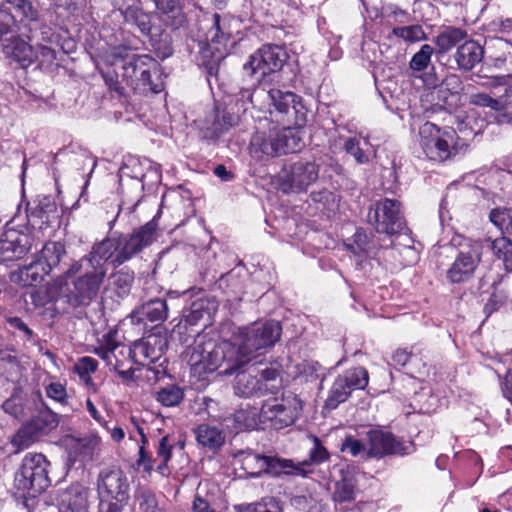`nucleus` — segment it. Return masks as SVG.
Listing matches in <instances>:
<instances>
[{"mask_svg": "<svg viewBox=\"0 0 512 512\" xmlns=\"http://www.w3.org/2000/svg\"><path fill=\"white\" fill-rule=\"evenodd\" d=\"M49 273L50 271L45 269L42 260H36L20 269V280L25 286H33L40 283Z\"/></svg>", "mask_w": 512, "mask_h": 512, "instance_id": "nucleus-34", "label": "nucleus"}, {"mask_svg": "<svg viewBox=\"0 0 512 512\" xmlns=\"http://www.w3.org/2000/svg\"><path fill=\"white\" fill-rule=\"evenodd\" d=\"M11 327L23 332L27 340H30L33 336V331L20 319L19 317H11L8 320Z\"/></svg>", "mask_w": 512, "mask_h": 512, "instance_id": "nucleus-62", "label": "nucleus"}, {"mask_svg": "<svg viewBox=\"0 0 512 512\" xmlns=\"http://www.w3.org/2000/svg\"><path fill=\"white\" fill-rule=\"evenodd\" d=\"M296 63L297 60H291L285 47L279 45L266 44L256 50L247 64H288Z\"/></svg>", "mask_w": 512, "mask_h": 512, "instance_id": "nucleus-19", "label": "nucleus"}, {"mask_svg": "<svg viewBox=\"0 0 512 512\" xmlns=\"http://www.w3.org/2000/svg\"><path fill=\"white\" fill-rule=\"evenodd\" d=\"M340 451L348 453L352 457H358L366 452V447L360 440L352 435H348L341 443Z\"/></svg>", "mask_w": 512, "mask_h": 512, "instance_id": "nucleus-50", "label": "nucleus"}, {"mask_svg": "<svg viewBox=\"0 0 512 512\" xmlns=\"http://www.w3.org/2000/svg\"><path fill=\"white\" fill-rule=\"evenodd\" d=\"M420 146L424 154L433 161L443 162L458 153V140L453 128H439L431 122L419 129Z\"/></svg>", "mask_w": 512, "mask_h": 512, "instance_id": "nucleus-5", "label": "nucleus"}, {"mask_svg": "<svg viewBox=\"0 0 512 512\" xmlns=\"http://www.w3.org/2000/svg\"><path fill=\"white\" fill-rule=\"evenodd\" d=\"M464 30L457 27H446L437 37L436 44L442 51H447L455 46L459 41L466 38Z\"/></svg>", "mask_w": 512, "mask_h": 512, "instance_id": "nucleus-39", "label": "nucleus"}, {"mask_svg": "<svg viewBox=\"0 0 512 512\" xmlns=\"http://www.w3.org/2000/svg\"><path fill=\"white\" fill-rule=\"evenodd\" d=\"M158 217L159 213L131 234L109 237L94 244L88 255L70 266L65 273L66 278L78 274L84 262H87L91 269L107 270L106 263L120 266L129 261L157 239Z\"/></svg>", "mask_w": 512, "mask_h": 512, "instance_id": "nucleus-1", "label": "nucleus"}, {"mask_svg": "<svg viewBox=\"0 0 512 512\" xmlns=\"http://www.w3.org/2000/svg\"><path fill=\"white\" fill-rule=\"evenodd\" d=\"M369 219L378 233L393 236L405 229L401 204L397 200L386 198L376 202L370 210Z\"/></svg>", "mask_w": 512, "mask_h": 512, "instance_id": "nucleus-10", "label": "nucleus"}, {"mask_svg": "<svg viewBox=\"0 0 512 512\" xmlns=\"http://www.w3.org/2000/svg\"><path fill=\"white\" fill-rule=\"evenodd\" d=\"M31 440L29 437V429L23 428L20 429L15 436L13 437L12 443L14 446L18 447V449H24L29 446Z\"/></svg>", "mask_w": 512, "mask_h": 512, "instance_id": "nucleus-61", "label": "nucleus"}, {"mask_svg": "<svg viewBox=\"0 0 512 512\" xmlns=\"http://www.w3.org/2000/svg\"><path fill=\"white\" fill-rule=\"evenodd\" d=\"M484 50L476 41L463 43L457 50V64H479L483 58Z\"/></svg>", "mask_w": 512, "mask_h": 512, "instance_id": "nucleus-31", "label": "nucleus"}, {"mask_svg": "<svg viewBox=\"0 0 512 512\" xmlns=\"http://www.w3.org/2000/svg\"><path fill=\"white\" fill-rule=\"evenodd\" d=\"M504 397L512 404V370H509L502 381Z\"/></svg>", "mask_w": 512, "mask_h": 512, "instance_id": "nucleus-64", "label": "nucleus"}, {"mask_svg": "<svg viewBox=\"0 0 512 512\" xmlns=\"http://www.w3.org/2000/svg\"><path fill=\"white\" fill-rule=\"evenodd\" d=\"M260 410L256 408H241L236 411L233 419L235 422V429L237 430H252L256 429L260 421Z\"/></svg>", "mask_w": 512, "mask_h": 512, "instance_id": "nucleus-37", "label": "nucleus"}, {"mask_svg": "<svg viewBox=\"0 0 512 512\" xmlns=\"http://www.w3.org/2000/svg\"><path fill=\"white\" fill-rule=\"evenodd\" d=\"M48 466L49 462L42 454L25 455L14 478V487L19 494L24 497H36L47 489L50 485Z\"/></svg>", "mask_w": 512, "mask_h": 512, "instance_id": "nucleus-4", "label": "nucleus"}, {"mask_svg": "<svg viewBox=\"0 0 512 512\" xmlns=\"http://www.w3.org/2000/svg\"><path fill=\"white\" fill-rule=\"evenodd\" d=\"M133 281V272L119 270L108 277L107 288L112 290L119 297H123L129 293Z\"/></svg>", "mask_w": 512, "mask_h": 512, "instance_id": "nucleus-33", "label": "nucleus"}, {"mask_svg": "<svg viewBox=\"0 0 512 512\" xmlns=\"http://www.w3.org/2000/svg\"><path fill=\"white\" fill-rule=\"evenodd\" d=\"M281 326L277 321L254 323L251 326L239 328L233 334L232 365L237 370L252 359L263 354L268 348L274 346L281 336Z\"/></svg>", "mask_w": 512, "mask_h": 512, "instance_id": "nucleus-2", "label": "nucleus"}, {"mask_svg": "<svg viewBox=\"0 0 512 512\" xmlns=\"http://www.w3.org/2000/svg\"><path fill=\"white\" fill-rule=\"evenodd\" d=\"M303 410L301 399L292 393L281 399H269L260 409L261 423H270L275 429H281L295 423Z\"/></svg>", "mask_w": 512, "mask_h": 512, "instance_id": "nucleus-9", "label": "nucleus"}, {"mask_svg": "<svg viewBox=\"0 0 512 512\" xmlns=\"http://www.w3.org/2000/svg\"><path fill=\"white\" fill-rule=\"evenodd\" d=\"M168 307L163 299H152L140 307H138L132 314V319L137 322L148 320L150 322H163L167 319Z\"/></svg>", "mask_w": 512, "mask_h": 512, "instance_id": "nucleus-20", "label": "nucleus"}, {"mask_svg": "<svg viewBox=\"0 0 512 512\" xmlns=\"http://www.w3.org/2000/svg\"><path fill=\"white\" fill-rule=\"evenodd\" d=\"M393 34L408 42H417L425 39V33L420 25L395 27Z\"/></svg>", "mask_w": 512, "mask_h": 512, "instance_id": "nucleus-47", "label": "nucleus"}, {"mask_svg": "<svg viewBox=\"0 0 512 512\" xmlns=\"http://www.w3.org/2000/svg\"><path fill=\"white\" fill-rule=\"evenodd\" d=\"M268 96L279 113L287 114L290 109L298 112L297 105H300L299 97L293 92L271 89L268 92Z\"/></svg>", "mask_w": 512, "mask_h": 512, "instance_id": "nucleus-29", "label": "nucleus"}, {"mask_svg": "<svg viewBox=\"0 0 512 512\" xmlns=\"http://www.w3.org/2000/svg\"><path fill=\"white\" fill-rule=\"evenodd\" d=\"M508 294L504 288L496 287L491 294L489 300L485 304L484 310L487 314H491L498 310L507 300Z\"/></svg>", "mask_w": 512, "mask_h": 512, "instance_id": "nucleus-52", "label": "nucleus"}, {"mask_svg": "<svg viewBox=\"0 0 512 512\" xmlns=\"http://www.w3.org/2000/svg\"><path fill=\"white\" fill-rule=\"evenodd\" d=\"M490 249L503 262L505 269L512 272V240L506 236L495 238L490 241Z\"/></svg>", "mask_w": 512, "mask_h": 512, "instance_id": "nucleus-32", "label": "nucleus"}, {"mask_svg": "<svg viewBox=\"0 0 512 512\" xmlns=\"http://www.w3.org/2000/svg\"><path fill=\"white\" fill-rule=\"evenodd\" d=\"M235 463L249 477H259L262 473L271 475L302 474L303 468L295 466L292 460L263 456L250 450L239 451L234 456Z\"/></svg>", "mask_w": 512, "mask_h": 512, "instance_id": "nucleus-7", "label": "nucleus"}, {"mask_svg": "<svg viewBox=\"0 0 512 512\" xmlns=\"http://www.w3.org/2000/svg\"><path fill=\"white\" fill-rule=\"evenodd\" d=\"M132 362L147 365L158 361L164 353L163 339L156 335L137 341L131 347Z\"/></svg>", "mask_w": 512, "mask_h": 512, "instance_id": "nucleus-17", "label": "nucleus"}, {"mask_svg": "<svg viewBox=\"0 0 512 512\" xmlns=\"http://www.w3.org/2000/svg\"><path fill=\"white\" fill-rule=\"evenodd\" d=\"M12 4L23 17L29 21H36L38 18L37 10L33 8L29 0H6Z\"/></svg>", "mask_w": 512, "mask_h": 512, "instance_id": "nucleus-56", "label": "nucleus"}, {"mask_svg": "<svg viewBox=\"0 0 512 512\" xmlns=\"http://www.w3.org/2000/svg\"><path fill=\"white\" fill-rule=\"evenodd\" d=\"M369 448L367 455L370 457H383L388 454H406L407 450L395 437L380 430H372L367 434Z\"/></svg>", "mask_w": 512, "mask_h": 512, "instance_id": "nucleus-16", "label": "nucleus"}, {"mask_svg": "<svg viewBox=\"0 0 512 512\" xmlns=\"http://www.w3.org/2000/svg\"><path fill=\"white\" fill-rule=\"evenodd\" d=\"M137 73L140 77L134 83V89H139L143 92L150 91L152 93H159L164 89V77L161 66H151L147 70H138Z\"/></svg>", "mask_w": 512, "mask_h": 512, "instance_id": "nucleus-22", "label": "nucleus"}, {"mask_svg": "<svg viewBox=\"0 0 512 512\" xmlns=\"http://www.w3.org/2000/svg\"><path fill=\"white\" fill-rule=\"evenodd\" d=\"M138 430V433L140 434L141 436V441H142V445L139 447V459H138V465L139 466H142L143 469L146 471V472H151L153 470V463H154V460L152 459V457L149 455L148 452H146L145 450V447L144 445L147 443V438L144 434V431L142 428L138 427L137 428Z\"/></svg>", "mask_w": 512, "mask_h": 512, "instance_id": "nucleus-55", "label": "nucleus"}, {"mask_svg": "<svg viewBox=\"0 0 512 512\" xmlns=\"http://www.w3.org/2000/svg\"><path fill=\"white\" fill-rule=\"evenodd\" d=\"M29 249V237L15 229L0 234V263L23 257Z\"/></svg>", "mask_w": 512, "mask_h": 512, "instance_id": "nucleus-15", "label": "nucleus"}, {"mask_svg": "<svg viewBox=\"0 0 512 512\" xmlns=\"http://www.w3.org/2000/svg\"><path fill=\"white\" fill-rule=\"evenodd\" d=\"M64 254L65 249L61 243L48 242L42 248L40 258L38 260H42L45 269L51 272V270L60 263Z\"/></svg>", "mask_w": 512, "mask_h": 512, "instance_id": "nucleus-36", "label": "nucleus"}, {"mask_svg": "<svg viewBox=\"0 0 512 512\" xmlns=\"http://www.w3.org/2000/svg\"><path fill=\"white\" fill-rule=\"evenodd\" d=\"M101 439L95 434L88 435L79 439L76 448L82 461L91 460L94 454L99 451Z\"/></svg>", "mask_w": 512, "mask_h": 512, "instance_id": "nucleus-42", "label": "nucleus"}, {"mask_svg": "<svg viewBox=\"0 0 512 512\" xmlns=\"http://www.w3.org/2000/svg\"><path fill=\"white\" fill-rule=\"evenodd\" d=\"M330 477L335 483L333 498L338 502L352 501L355 495V474L347 463L341 462L332 467Z\"/></svg>", "mask_w": 512, "mask_h": 512, "instance_id": "nucleus-14", "label": "nucleus"}, {"mask_svg": "<svg viewBox=\"0 0 512 512\" xmlns=\"http://www.w3.org/2000/svg\"><path fill=\"white\" fill-rule=\"evenodd\" d=\"M46 394L52 400L59 402L62 405H66L68 403V395L66 388L63 384L59 382H51L46 387Z\"/></svg>", "mask_w": 512, "mask_h": 512, "instance_id": "nucleus-54", "label": "nucleus"}, {"mask_svg": "<svg viewBox=\"0 0 512 512\" xmlns=\"http://www.w3.org/2000/svg\"><path fill=\"white\" fill-rule=\"evenodd\" d=\"M94 353L98 355L106 365L117 372L119 377L125 383L134 381L135 370L132 366L125 368L132 362L131 347L126 346L118 339L116 330H109L98 340V346Z\"/></svg>", "mask_w": 512, "mask_h": 512, "instance_id": "nucleus-6", "label": "nucleus"}, {"mask_svg": "<svg viewBox=\"0 0 512 512\" xmlns=\"http://www.w3.org/2000/svg\"><path fill=\"white\" fill-rule=\"evenodd\" d=\"M13 16L5 11H0V38L11 33Z\"/></svg>", "mask_w": 512, "mask_h": 512, "instance_id": "nucleus-60", "label": "nucleus"}, {"mask_svg": "<svg viewBox=\"0 0 512 512\" xmlns=\"http://www.w3.org/2000/svg\"><path fill=\"white\" fill-rule=\"evenodd\" d=\"M197 442L210 450L220 448L225 442V436L221 429L208 424H200L194 430Z\"/></svg>", "mask_w": 512, "mask_h": 512, "instance_id": "nucleus-27", "label": "nucleus"}, {"mask_svg": "<svg viewBox=\"0 0 512 512\" xmlns=\"http://www.w3.org/2000/svg\"><path fill=\"white\" fill-rule=\"evenodd\" d=\"M4 52L16 62L28 61L31 64L34 61L32 46L19 38H15L11 44L5 45Z\"/></svg>", "mask_w": 512, "mask_h": 512, "instance_id": "nucleus-35", "label": "nucleus"}, {"mask_svg": "<svg viewBox=\"0 0 512 512\" xmlns=\"http://www.w3.org/2000/svg\"><path fill=\"white\" fill-rule=\"evenodd\" d=\"M231 352H233L232 344L229 341L215 343L203 335H198L193 345L187 350L191 373L201 379L224 367L221 374H232L236 369L232 365Z\"/></svg>", "mask_w": 512, "mask_h": 512, "instance_id": "nucleus-3", "label": "nucleus"}, {"mask_svg": "<svg viewBox=\"0 0 512 512\" xmlns=\"http://www.w3.org/2000/svg\"><path fill=\"white\" fill-rule=\"evenodd\" d=\"M193 512H216L209 504V502L201 496H195L192 504Z\"/></svg>", "mask_w": 512, "mask_h": 512, "instance_id": "nucleus-63", "label": "nucleus"}, {"mask_svg": "<svg viewBox=\"0 0 512 512\" xmlns=\"http://www.w3.org/2000/svg\"><path fill=\"white\" fill-rule=\"evenodd\" d=\"M510 211H512V209L495 208L491 210L489 219L496 227L502 229L506 220H508Z\"/></svg>", "mask_w": 512, "mask_h": 512, "instance_id": "nucleus-58", "label": "nucleus"}, {"mask_svg": "<svg viewBox=\"0 0 512 512\" xmlns=\"http://www.w3.org/2000/svg\"><path fill=\"white\" fill-rule=\"evenodd\" d=\"M454 242L458 246V254L447 271V278L452 283L469 280L475 273L482 259L483 243L480 240L459 238Z\"/></svg>", "mask_w": 512, "mask_h": 512, "instance_id": "nucleus-8", "label": "nucleus"}, {"mask_svg": "<svg viewBox=\"0 0 512 512\" xmlns=\"http://www.w3.org/2000/svg\"><path fill=\"white\" fill-rule=\"evenodd\" d=\"M113 66H105L101 69L100 73L105 82L116 91L123 89L122 83L126 82L127 85L134 86V81L130 79L131 74H137L138 66H118V70H112Z\"/></svg>", "mask_w": 512, "mask_h": 512, "instance_id": "nucleus-23", "label": "nucleus"}, {"mask_svg": "<svg viewBox=\"0 0 512 512\" xmlns=\"http://www.w3.org/2000/svg\"><path fill=\"white\" fill-rule=\"evenodd\" d=\"M98 362L88 356L81 357L74 365V371L79 376L80 380L87 386L95 391V384L91 375L97 370Z\"/></svg>", "mask_w": 512, "mask_h": 512, "instance_id": "nucleus-38", "label": "nucleus"}, {"mask_svg": "<svg viewBox=\"0 0 512 512\" xmlns=\"http://www.w3.org/2000/svg\"><path fill=\"white\" fill-rule=\"evenodd\" d=\"M156 399L165 407H175L183 401L184 391L179 386L168 385L157 392Z\"/></svg>", "mask_w": 512, "mask_h": 512, "instance_id": "nucleus-41", "label": "nucleus"}, {"mask_svg": "<svg viewBox=\"0 0 512 512\" xmlns=\"http://www.w3.org/2000/svg\"><path fill=\"white\" fill-rule=\"evenodd\" d=\"M410 75L414 79L420 80L423 85L428 88H436L441 83L439 93L445 94L446 88L444 86L450 85L452 82H456V78H449L446 83L438 77L435 66H410Z\"/></svg>", "mask_w": 512, "mask_h": 512, "instance_id": "nucleus-26", "label": "nucleus"}, {"mask_svg": "<svg viewBox=\"0 0 512 512\" xmlns=\"http://www.w3.org/2000/svg\"><path fill=\"white\" fill-rule=\"evenodd\" d=\"M482 129V124L474 120L473 115H467L464 118H461L460 115L457 116V130L463 134L465 138L473 137L478 134Z\"/></svg>", "mask_w": 512, "mask_h": 512, "instance_id": "nucleus-48", "label": "nucleus"}, {"mask_svg": "<svg viewBox=\"0 0 512 512\" xmlns=\"http://www.w3.org/2000/svg\"><path fill=\"white\" fill-rule=\"evenodd\" d=\"M480 79H483L480 81V84L485 86H501V85H509L512 87V74L507 75H498V74H491V75H479Z\"/></svg>", "mask_w": 512, "mask_h": 512, "instance_id": "nucleus-57", "label": "nucleus"}, {"mask_svg": "<svg viewBox=\"0 0 512 512\" xmlns=\"http://www.w3.org/2000/svg\"><path fill=\"white\" fill-rule=\"evenodd\" d=\"M319 177L318 166L311 161L299 160L284 170L283 185L292 192H303Z\"/></svg>", "mask_w": 512, "mask_h": 512, "instance_id": "nucleus-13", "label": "nucleus"}, {"mask_svg": "<svg viewBox=\"0 0 512 512\" xmlns=\"http://www.w3.org/2000/svg\"><path fill=\"white\" fill-rule=\"evenodd\" d=\"M469 102L475 106L489 107L491 110L499 111L502 109L500 101L493 99L485 93H475L469 98Z\"/></svg>", "mask_w": 512, "mask_h": 512, "instance_id": "nucleus-53", "label": "nucleus"}, {"mask_svg": "<svg viewBox=\"0 0 512 512\" xmlns=\"http://www.w3.org/2000/svg\"><path fill=\"white\" fill-rule=\"evenodd\" d=\"M147 59V55H138L134 50L126 46L112 47L106 56V61L109 64H114L118 61H122L124 64H146Z\"/></svg>", "mask_w": 512, "mask_h": 512, "instance_id": "nucleus-30", "label": "nucleus"}, {"mask_svg": "<svg viewBox=\"0 0 512 512\" xmlns=\"http://www.w3.org/2000/svg\"><path fill=\"white\" fill-rule=\"evenodd\" d=\"M97 492L100 502L122 504L129 498V483L120 469H105L97 479Z\"/></svg>", "mask_w": 512, "mask_h": 512, "instance_id": "nucleus-12", "label": "nucleus"}, {"mask_svg": "<svg viewBox=\"0 0 512 512\" xmlns=\"http://www.w3.org/2000/svg\"><path fill=\"white\" fill-rule=\"evenodd\" d=\"M345 151L353 156L358 164H366L369 156L360 148L359 140L356 138H347L344 142Z\"/></svg>", "mask_w": 512, "mask_h": 512, "instance_id": "nucleus-51", "label": "nucleus"}, {"mask_svg": "<svg viewBox=\"0 0 512 512\" xmlns=\"http://www.w3.org/2000/svg\"><path fill=\"white\" fill-rule=\"evenodd\" d=\"M59 512H89L88 490L80 484H73L61 495Z\"/></svg>", "mask_w": 512, "mask_h": 512, "instance_id": "nucleus-18", "label": "nucleus"}, {"mask_svg": "<svg viewBox=\"0 0 512 512\" xmlns=\"http://www.w3.org/2000/svg\"><path fill=\"white\" fill-rule=\"evenodd\" d=\"M395 364L400 366H405L406 364L409 365V370L411 373H415V377H421L424 376L427 373V366L426 364H422L421 368L416 369V364L419 361L417 357L412 356L410 353H408L406 350L399 349L395 351L392 357Z\"/></svg>", "mask_w": 512, "mask_h": 512, "instance_id": "nucleus-44", "label": "nucleus"}, {"mask_svg": "<svg viewBox=\"0 0 512 512\" xmlns=\"http://www.w3.org/2000/svg\"><path fill=\"white\" fill-rule=\"evenodd\" d=\"M216 308L213 300L198 299L192 303L188 314L185 315V322L189 325H196L200 321H204V325H206L211 321Z\"/></svg>", "mask_w": 512, "mask_h": 512, "instance_id": "nucleus-25", "label": "nucleus"}, {"mask_svg": "<svg viewBox=\"0 0 512 512\" xmlns=\"http://www.w3.org/2000/svg\"><path fill=\"white\" fill-rule=\"evenodd\" d=\"M107 270L91 269L72 280V287L66 283L67 297L76 305L89 304L97 295L106 277Z\"/></svg>", "mask_w": 512, "mask_h": 512, "instance_id": "nucleus-11", "label": "nucleus"}, {"mask_svg": "<svg viewBox=\"0 0 512 512\" xmlns=\"http://www.w3.org/2000/svg\"><path fill=\"white\" fill-rule=\"evenodd\" d=\"M343 376L352 390L364 389L368 384V372L363 367L347 370Z\"/></svg>", "mask_w": 512, "mask_h": 512, "instance_id": "nucleus-46", "label": "nucleus"}, {"mask_svg": "<svg viewBox=\"0 0 512 512\" xmlns=\"http://www.w3.org/2000/svg\"><path fill=\"white\" fill-rule=\"evenodd\" d=\"M347 246L359 257L370 256L372 254V244L368 235L363 230H357L353 236V243Z\"/></svg>", "mask_w": 512, "mask_h": 512, "instance_id": "nucleus-45", "label": "nucleus"}, {"mask_svg": "<svg viewBox=\"0 0 512 512\" xmlns=\"http://www.w3.org/2000/svg\"><path fill=\"white\" fill-rule=\"evenodd\" d=\"M172 449L173 444L170 442L169 437H162L159 441L157 449V457L161 459V462L156 469L163 475L165 474V471L167 469V463L171 459Z\"/></svg>", "mask_w": 512, "mask_h": 512, "instance_id": "nucleus-49", "label": "nucleus"}, {"mask_svg": "<svg viewBox=\"0 0 512 512\" xmlns=\"http://www.w3.org/2000/svg\"><path fill=\"white\" fill-rule=\"evenodd\" d=\"M432 53H433L432 46L425 44L412 57L409 64H429Z\"/></svg>", "mask_w": 512, "mask_h": 512, "instance_id": "nucleus-59", "label": "nucleus"}, {"mask_svg": "<svg viewBox=\"0 0 512 512\" xmlns=\"http://www.w3.org/2000/svg\"><path fill=\"white\" fill-rule=\"evenodd\" d=\"M277 388V385H271V387H263L260 380L256 377L240 373L236 377V383L234 386L235 393L241 397H251L255 395H262L268 391H272Z\"/></svg>", "mask_w": 512, "mask_h": 512, "instance_id": "nucleus-24", "label": "nucleus"}, {"mask_svg": "<svg viewBox=\"0 0 512 512\" xmlns=\"http://www.w3.org/2000/svg\"><path fill=\"white\" fill-rule=\"evenodd\" d=\"M280 145L282 154L296 152L302 146V133L298 127H285L273 130Z\"/></svg>", "mask_w": 512, "mask_h": 512, "instance_id": "nucleus-28", "label": "nucleus"}, {"mask_svg": "<svg viewBox=\"0 0 512 512\" xmlns=\"http://www.w3.org/2000/svg\"><path fill=\"white\" fill-rule=\"evenodd\" d=\"M250 147L251 153L257 158H262V156L275 157L282 154L273 130L268 135L256 133L251 139Z\"/></svg>", "mask_w": 512, "mask_h": 512, "instance_id": "nucleus-21", "label": "nucleus"}, {"mask_svg": "<svg viewBox=\"0 0 512 512\" xmlns=\"http://www.w3.org/2000/svg\"><path fill=\"white\" fill-rule=\"evenodd\" d=\"M311 440L313 442V447L309 452V461H303L301 463L295 464V466H301L303 468V473L301 475H305L307 470L305 469L310 463L319 464L322 463L329 458V452L322 445L321 441L316 436H311Z\"/></svg>", "mask_w": 512, "mask_h": 512, "instance_id": "nucleus-43", "label": "nucleus"}, {"mask_svg": "<svg viewBox=\"0 0 512 512\" xmlns=\"http://www.w3.org/2000/svg\"><path fill=\"white\" fill-rule=\"evenodd\" d=\"M352 389L347 384L345 377L339 376L331 389L329 397L327 399V406L330 408H336L340 403L344 402L350 395Z\"/></svg>", "mask_w": 512, "mask_h": 512, "instance_id": "nucleus-40", "label": "nucleus"}]
</instances>
